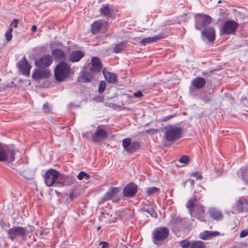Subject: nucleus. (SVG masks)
<instances>
[{"instance_id":"37998d69","label":"nucleus","mask_w":248,"mask_h":248,"mask_svg":"<svg viewBox=\"0 0 248 248\" xmlns=\"http://www.w3.org/2000/svg\"><path fill=\"white\" fill-rule=\"evenodd\" d=\"M43 109L45 112H48L50 110V106L47 103H45L43 105Z\"/></svg>"},{"instance_id":"603ef678","label":"nucleus","mask_w":248,"mask_h":248,"mask_svg":"<svg viewBox=\"0 0 248 248\" xmlns=\"http://www.w3.org/2000/svg\"><path fill=\"white\" fill-rule=\"evenodd\" d=\"M173 117H174V116L172 115L168 116L166 118H165L164 120L165 121H167V120H170L171 118H173Z\"/></svg>"},{"instance_id":"4be33fe9","label":"nucleus","mask_w":248,"mask_h":248,"mask_svg":"<svg viewBox=\"0 0 248 248\" xmlns=\"http://www.w3.org/2000/svg\"><path fill=\"white\" fill-rule=\"evenodd\" d=\"M85 55V53L80 50L72 51L69 56V59L71 62H77L80 61Z\"/></svg>"},{"instance_id":"de8ad7c7","label":"nucleus","mask_w":248,"mask_h":248,"mask_svg":"<svg viewBox=\"0 0 248 248\" xmlns=\"http://www.w3.org/2000/svg\"><path fill=\"white\" fill-rule=\"evenodd\" d=\"M18 23V20L17 19H15L13 20L11 23V26H13L15 28L17 27Z\"/></svg>"},{"instance_id":"a18cd8bd","label":"nucleus","mask_w":248,"mask_h":248,"mask_svg":"<svg viewBox=\"0 0 248 248\" xmlns=\"http://www.w3.org/2000/svg\"><path fill=\"white\" fill-rule=\"evenodd\" d=\"M248 235V230H245L242 231L240 234L241 237H244Z\"/></svg>"},{"instance_id":"20e7f679","label":"nucleus","mask_w":248,"mask_h":248,"mask_svg":"<svg viewBox=\"0 0 248 248\" xmlns=\"http://www.w3.org/2000/svg\"><path fill=\"white\" fill-rule=\"evenodd\" d=\"M238 26V23L235 21L227 20L220 30V33L226 35L234 34Z\"/></svg>"},{"instance_id":"1a4fd4ad","label":"nucleus","mask_w":248,"mask_h":248,"mask_svg":"<svg viewBox=\"0 0 248 248\" xmlns=\"http://www.w3.org/2000/svg\"><path fill=\"white\" fill-rule=\"evenodd\" d=\"M75 182V179L70 176H66L59 173L57 181L55 183V186L62 187L65 186H69Z\"/></svg>"},{"instance_id":"4468645a","label":"nucleus","mask_w":248,"mask_h":248,"mask_svg":"<svg viewBox=\"0 0 248 248\" xmlns=\"http://www.w3.org/2000/svg\"><path fill=\"white\" fill-rule=\"evenodd\" d=\"M107 132L101 126H98L96 131L92 135V140L93 142H98L107 138Z\"/></svg>"},{"instance_id":"f704fd0d","label":"nucleus","mask_w":248,"mask_h":248,"mask_svg":"<svg viewBox=\"0 0 248 248\" xmlns=\"http://www.w3.org/2000/svg\"><path fill=\"white\" fill-rule=\"evenodd\" d=\"M12 31H13V28L10 27L9 29L5 33V36L6 40L7 41H10L12 40Z\"/></svg>"},{"instance_id":"49530a36","label":"nucleus","mask_w":248,"mask_h":248,"mask_svg":"<svg viewBox=\"0 0 248 248\" xmlns=\"http://www.w3.org/2000/svg\"><path fill=\"white\" fill-rule=\"evenodd\" d=\"M100 244L101 245V248H108L109 245V244L107 242H102Z\"/></svg>"},{"instance_id":"f3484780","label":"nucleus","mask_w":248,"mask_h":248,"mask_svg":"<svg viewBox=\"0 0 248 248\" xmlns=\"http://www.w3.org/2000/svg\"><path fill=\"white\" fill-rule=\"evenodd\" d=\"M49 76L50 72L48 70L38 69H35L32 74V78L36 80L48 78Z\"/></svg>"},{"instance_id":"c03bdc74","label":"nucleus","mask_w":248,"mask_h":248,"mask_svg":"<svg viewBox=\"0 0 248 248\" xmlns=\"http://www.w3.org/2000/svg\"><path fill=\"white\" fill-rule=\"evenodd\" d=\"M133 95L135 97L137 98H140L143 96V94L140 91L135 92Z\"/></svg>"},{"instance_id":"6e6552de","label":"nucleus","mask_w":248,"mask_h":248,"mask_svg":"<svg viewBox=\"0 0 248 248\" xmlns=\"http://www.w3.org/2000/svg\"><path fill=\"white\" fill-rule=\"evenodd\" d=\"M190 214L192 217L200 221H205V214L203 206L201 204H195L192 209H190Z\"/></svg>"},{"instance_id":"7c9ffc66","label":"nucleus","mask_w":248,"mask_h":248,"mask_svg":"<svg viewBox=\"0 0 248 248\" xmlns=\"http://www.w3.org/2000/svg\"><path fill=\"white\" fill-rule=\"evenodd\" d=\"M125 47V43L121 42L118 44L115 45L114 47V52L115 53H118L120 52L122 50H123Z\"/></svg>"},{"instance_id":"7ed1b4c3","label":"nucleus","mask_w":248,"mask_h":248,"mask_svg":"<svg viewBox=\"0 0 248 248\" xmlns=\"http://www.w3.org/2000/svg\"><path fill=\"white\" fill-rule=\"evenodd\" d=\"M165 134L164 138L168 141H173L180 137L182 133V129L179 127L172 125H169L165 128Z\"/></svg>"},{"instance_id":"dca6fc26","label":"nucleus","mask_w":248,"mask_h":248,"mask_svg":"<svg viewBox=\"0 0 248 248\" xmlns=\"http://www.w3.org/2000/svg\"><path fill=\"white\" fill-rule=\"evenodd\" d=\"M138 186L133 183L127 185L123 189V194L126 197H133L137 192Z\"/></svg>"},{"instance_id":"393cba45","label":"nucleus","mask_w":248,"mask_h":248,"mask_svg":"<svg viewBox=\"0 0 248 248\" xmlns=\"http://www.w3.org/2000/svg\"><path fill=\"white\" fill-rule=\"evenodd\" d=\"M52 55L53 56L55 61H64L66 58L64 52L60 49H54L52 51Z\"/></svg>"},{"instance_id":"4d7b16f0","label":"nucleus","mask_w":248,"mask_h":248,"mask_svg":"<svg viewBox=\"0 0 248 248\" xmlns=\"http://www.w3.org/2000/svg\"><path fill=\"white\" fill-rule=\"evenodd\" d=\"M73 193H72L70 194V199H71V200H73Z\"/></svg>"},{"instance_id":"0eeeda50","label":"nucleus","mask_w":248,"mask_h":248,"mask_svg":"<svg viewBox=\"0 0 248 248\" xmlns=\"http://www.w3.org/2000/svg\"><path fill=\"white\" fill-rule=\"evenodd\" d=\"M27 229L25 227L16 226L7 231L8 237L12 241L18 237H24L26 236Z\"/></svg>"},{"instance_id":"2eb2a0df","label":"nucleus","mask_w":248,"mask_h":248,"mask_svg":"<svg viewBox=\"0 0 248 248\" xmlns=\"http://www.w3.org/2000/svg\"><path fill=\"white\" fill-rule=\"evenodd\" d=\"M17 65L18 69L24 75L27 76L30 75L31 66L29 64L25 56L20 60Z\"/></svg>"},{"instance_id":"72a5a7b5","label":"nucleus","mask_w":248,"mask_h":248,"mask_svg":"<svg viewBox=\"0 0 248 248\" xmlns=\"http://www.w3.org/2000/svg\"><path fill=\"white\" fill-rule=\"evenodd\" d=\"M159 190L156 187H150L147 189L146 193L148 196H151Z\"/></svg>"},{"instance_id":"5fc2aeb1","label":"nucleus","mask_w":248,"mask_h":248,"mask_svg":"<svg viewBox=\"0 0 248 248\" xmlns=\"http://www.w3.org/2000/svg\"><path fill=\"white\" fill-rule=\"evenodd\" d=\"M36 29H37V26L35 25H33L31 29V30L32 31H36Z\"/></svg>"},{"instance_id":"ea45409f","label":"nucleus","mask_w":248,"mask_h":248,"mask_svg":"<svg viewBox=\"0 0 248 248\" xmlns=\"http://www.w3.org/2000/svg\"><path fill=\"white\" fill-rule=\"evenodd\" d=\"M194 201L192 200H189L186 203V207L190 209H192L195 204H194Z\"/></svg>"},{"instance_id":"bb28decb","label":"nucleus","mask_w":248,"mask_h":248,"mask_svg":"<svg viewBox=\"0 0 248 248\" xmlns=\"http://www.w3.org/2000/svg\"><path fill=\"white\" fill-rule=\"evenodd\" d=\"M103 73L105 79L107 82L111 83H115L117 81V75L113 73L105 72L103 71Z\"/></svg>"},{"instance_id":"f257e3e1","label":"nucleus","mask_w":248,"mask_h":248,"mask_svg":"<svg viewBox=\"0 0 248 248\" xmlns=\"http://www.w3.org/2000/svg\"><path fill=\"white\" fill-rule=\"evenodd\" d=\"M169 235V230L166 227L155 228L152 233V239L153 243L156 245H160V242L166 239Z\"/></svg>"},{"instance_id":"5701e85b","label":"nucleus","mask_w":248,"mask_h":248,"mask_svg":"<svg viewBox=\"0 0 248 248\" xmlns=\"http://www.w3.org/2000/svg\"><path fill=\"white\" fill-rule=\"evenodd\" d=\"M205 79L202 77L196 78L191 81L192 86L194 89H201L205 86Z\"/></svg>"},{"instance_id":"9b49d317","label":"nucleus","mask_w":248,"mask_h":248,"mask_svg":"<svg viewBox=\"0 0 248 248\" xmlns=\"http://www.w3.org/2000/svg\"><path fill=\"white\" fill-rule=\"evenodd\" d=\"M122 145L124 149L128 153L135 152L140 147L137 142H131L130 138H125L123 140Z\"/></svg>"},{"instance_id":"9d476101","label":"nucleus","mask_w":248,"mask_h":248,"mask_svg":"<svg viewBox=\"0 0 248 248\" xmlns=\"http://www.w3.org/2000/svg\"><path fill=\"white\" fill-rule=\"evenodd\" d=\"M59 173L53 169H50L46 173L45 181L47 186H50L53 184L55 185L56 181H57Z\"/></svg>"},{"instance_id":"864d4df0","label":"nucleus","mask_w":248,"mask_h":248,"mask_svg":"<svg viewBox=\"0 0 248 248\" xmlns=\"http://www.w3.org/2000/svg\"><path fill=\"white\" fill-rule=\"evenodd\" d=\"M89 133H90V132H87L86 133L83 134L82 136L84 137L88 138V137L89 136Z\"/></svg>"},{"instance_id":"58836bf2","label":"nucleus","mask_w":248,"mask_h":248,"mask_svg":"<svg viewBox=\"0 0 248 248\" xmlns=\"http://www.w3.org/2000/svg\"><path fill=\"white\" fill-rule=\"evenodd\" d=\"M188 157L186 155H183L179 158V161L181 163L186 164L188 162Z\"/></svg>"},{"instance_id":"ddd939ff","label":"nucleus","mask_w":248,"mask_h":248,"mask_svg":"<svg viewBox=\"0 0 248 248\" xmlns=\"http://www.w3.org/2000/svg\"><path fill=\"white\" fill-rule=\"evenodd\" d=\"M119 192L120 188L119 187H111L104 195V200L106 201L112 200L114 202H117L120 200V199L117 196Z\"/></svg>"},{"instance_id":"6ab92c4d","label":"nucleus","mask_w":248,"mask_h":248,"mask_svg":"<svg viewBox=\"0 0 248 248\" xmlns=\"http://www.w3.org/2000/svg\"><path fill=\"white\" fill-rule=\"evenodd\" d=\"M91 62L90 71L93 74L99 72L102 68V63L100 59L98 57H94L92 58Z\"/></svg>"},{"instance_id":"c756f323","label":"nucleus","mask_w":248,"mask_h":248,"mask_svg":"<svg viewBox=\"0 0 248 248\" xmlns=\"http://www.w3.org/2000/svg\"><path fill=\"white\" fill-rule=\"evenodd\" d=\"M160 38L161 37L159 36L144 38L141 41V44L143 45H145L148 43L155 42Z\"/></svg>"},{"instance_id":"09e8293b","label":"nucleus","mask_w":248,"mask_h":248,"mask_svg":"<svg viewBox=\"0 0 248 248\" xmlns=\"http://www.w3.org/2000/svg\"><path fill=\"white\" fill-rule=\"evenodd\" d=\"M186 182L187 183H190V184L191 185V186H193L194 185V180L193 179H188L186 180Z\"/></svg>"},{"instance_id":"a211bd4d","label":"nucleus","mask_w":248,"mask_h":248,"mask_svg":"<svg viewBox=\"0 0 248 248\" xmlns=\"http://www.w3.org/2000/svg\"><path fill=\"white\" fill-rule=\"evenodd\" d=\"M234 208L239 212H247L248 210V201L240 199L236 202Z\"/></svg>"},{"instance_id":"aec40b11","label":"nucleus","mask_w":248,"mask_h":248,"mask_svg":"<svg viewBox=\"0 0 248 248\" xmlns=\"http://www.w3.org/2000/svg\"><path fill=\"white\" fill-rule=\"evenodd\" d=\"M202 34L204 36L209 42L214 41L215 39V31L212 27L205 28L202 32Z\"/></svg>"},{"instance_id":"423d86ee","label":"nucleus","mask_w":248,"mask_h":248,"mask_svg":"<svg viewBox=\"0 0 248 248\" xmlns=\"http://www.w3.org/2000/svg\"><path fill=\"white\" fill-rule=\"evenodd\" d=\"M195 28L198 30H201L208 26L212 21L211 17L206 15L197 14L195 16Z\"/></svg>"},{"instance_id":"13d9d810","label":"nucleus","mask_w":248,"mask_h":248,"mask_svg":"<svg viewBox=\"0 0 248 248\" xmlns=\"http://www.w3.org/2000/svg\"><path fill=\"white\" fill-rule=\"evenodd\" d=\"M100 228H101V227H97V231H99L100 229Z\"/></svg>"},{"instance_id":"a19ab883","label":"nucleus","mask_w":248,"mask_h":248,"mask_svg":"<svg viewBox=\"0 0 248 248\" xmlns=\"http://www.w3.org/2000/svg\"><path fill=\"white\" fill-rule=\"evenodd\" d=\"M157 132V130L154 129V128L149 129L146 130L145 131L146 133H147V134H150V135H153V134L156 133Z\"/></svg>"},{"instance_id":"a878e982","label":"nucleus","mask_w":248,"mask_h":248,"mask_svg":"<svg viewBox=\"0 0 248 248\" xmlns=\"http://www.w3.org/2000/svg\"><path fill=\"white\" fill-rule=\"evenodd\" d=\"M209 214L211 217L216 220H220L223 218L222 213L215 208H212L209 210Z\"/></svg>"},{"instance_id":"f03ea898","label":"nucleus","mask_w":248,"mask_h":248,"mask_svg":"<svg viewBox=\"0 0 248 248\" xmlns=\"http://www.w3.org/2000/svg\"><path fill=\"white\" fill-rule=\"evenodd\" d=\"M70 67L64 62H59L54 69V76L56 80L62 81L69 75Z\"/></svg>"},{"instance_id":"2f4dec72","label":"nucleus","mask_w":248,"mask_h":248,"mask_svg":"<svg viewBox=\"0 0 248 248\" xmlns=\"http://www.w3.org/2000/svg\"><path fill=\"white\" fill-rule=\"evenodd\" d=\"M193 242H189L187 240H183L180 242V245L182 248H192Z\"/></svg>"},{"instance_id":"473e14b6","label":"nucleus","mask_w":248,"mask_h":248,"mask_svg":"<svg viewBox=\"0 0 248 248\" xmlns=\"http://www.w3.org/2000/svg\"><path fill=\"white\" fill-rule=\"evenodd\" d=\"M192 248H205L204 243L202 241H197L193 242Z\"/></svg>"},{"instance_id":"c9c22d12","label":"nucleus","mask_w":248,"mask_h":248,"mask_svg":"<svg viewBox=\"0 0 248 248\" xmlns=\"http://www.w3.org/2000/svg\"><path fill=\"white\" fill-rule=\"evenodd\" d=\"M106 87V83L105 81H101L100 82L99 86L98 88V92L102 93L105 90Z\"/></svg>"},{"instance_id":"79ce46f5","label":"nucleus","mask_w":248,"mask_h":248,"mask_svg":"<svg viewBox=\"0 0 248 248\" xmlns=\"http://www.w3.org/2000/svg\"><path fill=\"white\" fill-rule=\"evenodd\" d=\"M192 176L195 177L197 179H202V175L199 172H195L192 173Z\"/></svg>"},{"instance_id":"f8f14e48","label":"nucleus","mask_w":248,"mask_h":248,"mask_svg":"<svg viewBox=\"0 0 248 248\" xmlns=\"http://www.w3.org/2000/svg\"><path fill=\"white\" fill-rule=\"evenodd\" d=\"M53 62V58L49 55H45L35 60L36 66L40 68H45L49 66Z\"/></svg>"},{"instance_id":"6e6d98bb","label":"nucleus","mask_w":248,"mask_h":248,"mask_svg":"<svg viewBox=\"0 0 248 248\" xmlns=\"http://www.w3.org/2000/svg\"><path fill=\"white\" fill-rule=\"evenodd\" d=\"M190 91H191V93L192 94L194 95V91L193 90V89H192V87H190Z\"/></svg>"},{"instance_id":"8fccbe9b","label":"nucleus","mask_w":248,"mask_h":248,"mask_svg":"<svg viewBox=\"0 0 248 248\" xmlns=\"http://www.w3.org/2000/svg\"><path fill=\"white\" fill-rule=\"evenodd\" d=\"M202 99L205 103L209 102L210 100V98L207 96L202 97Z\"/></svg>"},{"instance_id":"b1692460","label":"nucleus","mask_w":248,"mask_h":248,"mask_svg":"<svg viewBox=\"0 0 248 248\" xmlns=\"http://www.w3.org/2000/svg\"><path fill=\"white\" fill-rule=\"evenodd\" d=\"M219 234L220 233L217 231H205L200 234V237L202 240H210L214 237L219 235Z\"/></svg>"},{"instance_id":"c85d7f7f","label":"nucleus","mask_w":248,"mask_h":248,"mask_svg":"<svg viewBox=\"0 0 248 248\" xmlns=\"http://www.w3.org/2000/svg\"><path fill=\"white\" fill-rule=\"evenodd\" d=\"M100 12L101 14L106 16H110L111 15L110 10L108 5L103 4L100 9Z\"/></svg>"},{"instance_id":"412c9836","label":"nucleus","mask_w":248,"mask_h":248,"mask_svg":"<svg viewBox=\"0 0 248 248\" xmlns=\"http://www.w3.org/2000/svg\"><path fill=\"white\" fill-rule=\"evenodd\" d=\"M94 78V75L93 73L89 72H83L78 77V80L79 82L86 83L91 81Z\"/></svg>"},{"instance_id":"cd10ccee","label":"nucleus","mask_w":248,"mask_h":248,"mask_svg":"<svg viewBox=\"0 0 248 248\" xmlns=\"http://www.w3.org/2000/svg\"><path fill=\"white\" fill-rule=\"evenodd\" d=\"M102 26V23L100 21L94 22L91 26V31L93 33L95 34L98 32L101 27Z\"/></svg>"},{"instance_id":"e433bc0d","label":"nucleus","mask_w":248,"mask_h":248,"mask_svg":"<svg viewBox=\"0 0 248 248\" xmlns=\"http://www.w3.org/2000/svg\"><path fill=\"white\" fill-rule=\"evenodd\" d=\"M145 211L154 218H156L157 217V213L152 208L146 209Z\"/></svg>"},{"instance_id":"3c124183","label":"nucleus","mask_w":248,"mask_h":248,"mask_svg":"<svg viewBox=\"0 0 248 248\" xmlns=\"http://www.w3.org/2000/svg\"><path fill=\"white\" fill-rule=\"evenodd\" d=\"M242 179L245 180L246 182L248 181V177L245 174V172L242 174Z\"/></svg>"},{"instance_id":"39448f33","label":"nucleus","mask_w":248,"mask_h":248,"mask_svg":"<svg viewBox=\"0 0 248 248\" xmlns=\"http://www.w3.org/2000/svg\"><path fill=\"white\" fill-rule=\"evenodd\" d=\"M15 154L13 148H4L0 144V162H13L15 160Z\"/></svg>"},{"instance_id":"4c0bfd02","label":"nucleus","mask_w":248,"mask_h":248,"mask_svg":"<svg viewBox=\"0 0 248 248\" xmlns=\"http://www.w3.org/2000/svg\"><path fill=\"white\" fill-rule=\"evenodd\" d=\"M78 178L81 180H82L84 177L86 179L88 180L89 179L90 176L89 175H88L87 173H86L84 171H81L77 176Z\"/></svg>"}]
</instances>
